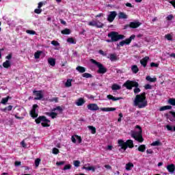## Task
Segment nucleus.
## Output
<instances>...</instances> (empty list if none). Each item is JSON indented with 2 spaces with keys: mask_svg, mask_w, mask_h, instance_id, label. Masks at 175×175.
<instances>
[{
  "mask_svg": "<svg viewBox=\"0 0 175 175\" xmlns=\"http://www.w3.org/2000/svg\"><path fill=\"white\" fill-rule=\"evenodd\" d=\"M147 105L148 103L146 98V92H143L135 96V98L134 100V106H136L139 109H144Z\"/></svg>",
  "mask_w": 175,
  "mask_h": 175,
  "instance_id": "nucleus-1",
  "label": "nucleus"
},
{
  "mask_svg": "<svg viewBox=\"0 0 175 175\" xmlns=\"http://www.w3.org/2000/svg\"><path fill=\"white\" fill-rule=\"evenodd\" d=\"M118 143L119 144V151L121 152H124L126 148H133L135 146L133 145V141L132 139H128L126 142H124L122 139H118Z\"/></svg>",
  "mask_w": 175,
  "mask_h": 175,
  "instance_id": "nucleus-2",
  "label": "nucleus"
},
{
  "mask_svg": "<svg viewBox=\"0 0 175 175\" xmlns=\"http://www.w3.org/2000/svg\"><path fill=\"white\" fill-rule=\"evenodd\" d=\"M137 129H139L138 131H131V137L135 139L137 142H139V143H143L144 142V139H143V135H142V127L140 126L137 125L135 126Z\"/></svg>",
  "mask_w": 175,
  "mask_h": 175,
  "instance_id": "nucleus-3",
  "label": "nucleus"
},
{
  "mask_svg": "<svg viewBox=\"0 0 175 175\" xmlns=\"http://www.w3.org/2000/svg\"><path fill=\"white\" fill-rule=\"evenodd\" d=\"M123 87H125L127 90H132V88L135 87L134 94H139V92H140V88H139V83L135 81H126L123 84Z\"/></svg>",
  "mask_w": 175,
  "mask_h": 175,
  "instance_id": "nucleus-4",
  "label": "nucleus"
},
{
  "mask_svg": "<svg viewBox=\"0 0 175 175\" xmlns=\"http://www.w3.org/2000/svg\"><path fill=\"white\" fill-rule=\"evenodd\" d=\"M108 38H111L113 42H118V40L125 39V36L119 34L118 32L116 31H111L108 33Z\"/></svg>",
  "mask_w": 175,
  "mask_h": 175,
  "instance_id": "nucleus-5",
  "label": "nucleus"
},
{
  "mask_svg": "<svg viewBox=\"0 0 175 175\" xmlns=\"http://www.w3.org/2000/svg\"><path fill=\"white\" fill-rule=\"evenodd\" d=\"M90 62L92 64H94V65H96V67L98 68V73L100 75H105L106 72H107V68L103 66V64L99 63L98 62H96V60L92 59H90Z\"/></svg>",
  "mask_w": 175,
  "mask_h": 175,
  "instance_id": "nucleus-6",
  "label": "nucleus"
},
{
  "mask_svg": "<svg viewBox=\"0 0 175 175\" xmlns=\"http://www.w3.org/2000/svg\"><path fill=\"white\" fill-rule=\"evenodd\" d=\"M36 124H40L42 126H50V120L46 118V116H39L37 119H36Z\"/></svg>",
  "mask_w": 175,
  "mask_h": 175,
  "instance_id": "nucleus-7",
  "label": "nucleus"
},
{
  "mask_svg": "<svg viewBox=\"0 0 175 175\" xmlns=\"http://www.w3.org/2000/svg\"><path fill=\"white\" fill-rule=\"evenodd\" d=\"M56 110H57V111L60 113H62V107L58 106V107H56L55 108H53L51 112H46L45 114L46 116H48V117H51L53 119L57 118V116H58V113L54 112V111H56Z\"/></svg>",
  "mask_w": 175,
  "mask_h": 175,
  "instance_id": "nucleus-8",
  "label": "nucleus"
},
{
  "mask_svg": "<svg viewBox=\"0 0 175 175\" xmlns=\"http://www.w3.org/2000/svg\"><path fill=\"white\" fill-rule=\"evenodd\" d=\"M135 38H136V36L132 35L130 36V38H126L125 40L120 42L119 44H117V46H121V47H122L124 44H131V42H132V40H134Z\"/></svg>",
  "mask_w": 175,
  "mask_h": 175,
  "instance_id": "nucleus-9",
  "label": "nucleus"
},
{
  "mask_svg": "<svg viewBox=\"0 0 175 175\" xmlns=\"http://www.w3.org/2000/svg\"><path fill=\"white\" fill-rule=\"evenodd\" d=\"M116 17H117V12L112 11L109 12V14L107 16V21H109V23H113Z\"/></svg>",
  "mask_w": 175,
  "mask_h": 175,
  "instance_id": "nucleus-10",
  "label": "nucleus"
},
{
  "mask_svg": "<svg viewBox=\"0 0 175 175\" xmlns=\"http://www.w3.org/2000/svg\"><path fill=\"white\" fill-rule=\"evenodd\" d=\"M33 94L36 96L34 98L36 100H40V99H42L43 98V91L42 90H34L33 91Z\"/></svg>",
  "mask_w": 175,
  "mask_h": 175,
  "instance_id": "nucleus-11",
  "label": "nucleus"
},
{
  "mask_svg": "<svg viewBox=\"0 0 175 175\" xmlns=\"http://www.w3.org/2000/svg\"><path fill=\"white\" fill-rule=\"evenodd\" d=\"M38 106L36 104L33 105V108L30 111V114L32 118H36V117H38V113L36 112V109H38Z\"/></svg>",
  "mask_w": 175,
  "mask_h": 175,
  "instance_id": "nucleus-12",
  "label": "nucleus"
},
{
  "mask_svg": "<svg viewBox=\"0 0 175 175\" xmlns=\"http://www.w3.org/2000/svg\"><path fill=\"white\" fill-rule=\"evenodd\" d=\"M88 109L92 111H96L97 110H99V107L95 103H92L88 105Z\"/></svg>",
  "mask_w": 175,
  "mask_h": 175,
  "instance_id": "nucleus-13",
  "label": "nucleus"
},
{
  "mask_svg": "<svg viewBox=\"0 0 175 175\" xmlns=\"http://www.w3.org/2000/svg\"><path fill=\"white\" fill-rule=\"evenodd\" d=\"M142 25V23L139 21L131 22L129 24L130 28H139Z\"/></svg>",
  "mask_w": 175,
  "mask_h": 175,
  "instance_id": "nucleus-14",
  "label": "nucleus"
},
{
  "mask_svg": "<svg viewBox=\"0 0 175 175\" xmlns=\"http://www.w3.org/2000/svg\"><path fill=\"white\" fill-rule=\"evenodd\" d=\"M148 59H150V57L146 56L140 60V64L142 65V66H144V68L147 66V62H148Z\"/></svg>",
  "mask_w": 175,
  "mask_h": 175,
  "instance_id": "nucleus-15",
  "label": "nucleus"
},
{
  "mask_svg": "<svg viewBox=\"0 0 175 175\" xmlns=\"http://www.w3.org/2000/svg\"><path fill=\"white\" fill-rule=\"evenodd\" d=\"M168 120L172 122H175V112L174 111H170L169 115L167 116Z\"/></svg>",
  "mask_w": 175,
  "mask_h": 175,
  "instance_id": "nucleus-16",
  "label": "nucleus"
},
{
  "mask_svg": "<svg viewBox=\"0 0 175 175\" xmlns=\"http://www.w3.org/2000/svg\"><path fill=\"white\" fill-rule=\"evenodd\" d=\"M107 99L109 100H113V102H116V100H121L122 99V97H114L111 94H109L107 96Z\"/></svg>",
  "mask_w": 175,
  "mask_h": 175,
  "instance_id": "nucleus-17",
  "label": "nucleus"
},
{
  "mask_svg": "<svg viewBox=\"0 0 175 175\" xmlns=\"http://www.w3.org/2000/svg\"><path fill=\"white\" fill-rule=\"evenodd\" d=\"M167 170L171 174L174 173L175 171V165L174 164H170L167 166Z\"/></svg>",
  "mask_w": 175,
  "mask_h": 175,
  "instance_id": "nucleus-18",
  "label": "nucleus"
},
{
  "mask_svg": "<svg viewBox=\"0 0 175 175\" xmlns=\"http://www.w3.org/2000/svg\"><path fill=\"white\" fill-rule=\"evenodd\" d=\"M85 103V100L84 98H79V99L75 102V105H77V106H83V105H84Z\"/></svg>",
  "mask_w": 175,
  "mask_h": 175,
  "instance_id": "nucleus-19",
  "label": "nucleus"
},
{
  "mask_svg": "<svg viewBox=\"0 0 175 175\" xmlns=\"http://www.w3.org/2000/svg\"><path fill=\"white\" fill-rule=\"evenodd\" d=\"M109 58L112 62H114V61H117V59H118L116 53L110 54Z\"/></svg>",
  "mask_w": 175,
  "mask_h": 175,
  "instance_id": "nucleus-20",
  "label": "nucleus"
},
{
  "mask_svg": "<svg viewBox=\"0 0 175 175\" xmlns=\"http://www.w3.org/2000/svg\"><path fill=\"white\" fill-rule=\"evenodd\" d=\"M3 66L5 69H9V68L12 66V64L10 63V61L6 60L5 62L3 63Z\"/></svg>",
  "mask_w": 175,
  "mask_h": 175,
  "instance_id": "nucleus-21",
  "label": "nucleus"
},
{
  "mask_svg": "<svg viewBox=\"0 0 175 175\" xmlns=\"http://www.w3.org/2000/svg\"><path fill=\"white\" fill-rule=\"evenodd\" d=\"M118 18L126 19V18H128V15H126V14H125L124 12H119Z\"/></svg>",
  "mask_w": 175,
  "mask_h": 175,
  "instance_id": "nucleus-22",
  "label": "nucleus"
},
{
  "mask_svg": "<svg viewBox=\"0 0 175 175\" xmlns=\"http://www.w3.org/2000/svg\"><path fill=\"white\" fill-rule=\"evenodd\" d=\"M101 111H116V108L114 107H105L100 108Z\"/></svg>",
  "mask_w": 175,
  "mask_h": 175,
  "instance_id": "nucleus-23",
  "label": "nucleus"
},
{
  "mask_svg": "<svg viewBox=\"0 0 175 175\" xmlns=\"http://www.w3.org/2000/svg\"><path fill=\"white\" fill-rule=\"evenodd\" d=\"M131 71L133 73H134V75H136V73L139 72V67H137L136 65L131 66Z\"/></svg>",
  "mask_w": 175,
  "mask_h": 175,
  "instance_id": "nucleus-24",
  "label": "nucleus"
},
{
  "mask_svg": "<svg viewBox=\"0 0 175 175\" xmlns=\"http://www.w3.org/2000/svg\"><path fill=\"white\" fill-rule=\"evenodd\" d=\"M121 89V85H118L117 83H114L111 86V90L113 91H117Z\"/></svg>",
  "mask_w": 175,
  "mask_h": 175,
  "instance_id": "nucleus-25",
  "label": "nucleus"
},
{
  "mask_svg": "<svg viewBox=\"0 0 175 175\" xmlns=\"http://www.w3.org/2000/svg\"><path fill=\"white\" fill-rule=\"evenodd\" d=\"M146 80H147V81H149L150 83H155L157 81V78H152L150 76H147L146 77Z\"/></svg>",
  "mask_w": 175,
  "mask_h": 175,
  "instance_id": "nucleus-26",
  "label": "nucleus"
},
{
  "mask_svg": "<svg viewBox=\"0 0 175 175\" xmlns=\"http://www.w3.org/2000/svg\"><path fill=\"white\" fill-rule=\"evenodd\" d=\"M95 27L96 28H103V27H105V25L99 21H96V26Z\"/></svg>",
  "mask_w": 175,
  "mask_h": 175,
  "instance_id": "nucleus-27",
  "label": "nucleus"
},
{
  "mask_svg": "<svg viewBox=\"0 0 175 175\" xmlns=\"http://www.w3.org/2000/svg\"><path fill=\"white\" fill-rule=\"evenodd\" d=\"M48 64H49L51 66H55V59L53 58H49L48 59Z\"/></svg>",
  "mask_w": 175,
  "mask_h": 175,
  "instance_id": "nucleus-28",
  "label": "nucleus"
},
{
  "mask_svg": "<svg viewBox=\"0 0 175 175\" xmlns=\"http://www.w3.org/2000/svg\"><path fill=\"white\" fill-rule=\"evenodd\" d=\"M83 169H85V170L95 172L96 167H95L94 166H88V167L84 166V167H83Z\"/></svg>",
  "mask_w": 175,
  "mask_h": 175,
  "instance_id": "nucleus-29",
  "label": "nucleus"
},
{
  "mask_svg": "<svg viewBox=\"0 0 175 175\" xmlns=\"http://www.w3.org/2000/svg\"><path fill=\"white\" fill-rule=\"evenodd\" d=\"M170 109H172V106L165 105L160 108V111H164V110H170Z\"/></svg>",
  "mask_w": 175,
  "mask_h": 175,
  "instance_id": "nucleus-30",
  "label": "nucleus"
},
{
  "mask_svg": "<svg viewBox=\"0 0 175 175\" xmlns=\"http://www.w3.org/2000/svg\"><path fill=\"white\" fill-rule=\"evenodd\" d=\"M138 151L140 152H144V151H146V145H140L138 147Z\"/></svg>",
  "mask_w": 175,
  "mask_h": 175,
  "instance_id": "nucleus-31",
  "label": "nucleus"
},
{
  "mask_svg": "<svg viewBox=\"0 0 175 175\" xmlns=\"http://www.w3.org/2000/svg\"><path fill=\"white\" fill-rule=\"evenodd\" d=\"M76 69L79 73H84V72H85V68L84 67L77 66Z\"/></svg>",
  "mask_w": 175,
  "mask_h": 175,
  "instance_id": "nucleus-32",
  "label": "nucleus"
},
{
  "mask_svg": "<svg viewBox=\"0 0 175 175\" xmlns=\"http://www.w3.org/2000/svg\"><path fill=\"white\" fill-rule=\"evenodd\" d=\"M72 81H73L72 79H67V81L65 83V86L66 87H72Z\"/></svg>",
  "mask_w": 175,
  "mask_h": 175,
  "instance_id": "nucleus-33",
  "label": "nucleus"
},
{
  "mask_svg": "<svg viewBox=\"0 0 175 175\" xmlns=\"http://www.w3.org/2000/svg\"><path fill=\"white\" fill-rule=\"evenodd\" d=\"M68 43H70V44H76V41L73 38H68L67 39Z\"/></svg>",
  "mask_w": 175,
  "mask_h": 175,
  "instance_id": "nucleus-34",
  "label": "nucleus"
},
{
  "mask_svg": "<svg viewBox=\"0 0 175 175\" xmlns=\"http://www.w3.org/2000/svg\"><path fill=\"white\" fill-rule=\"evenodd\" d=\"M167 102L169 105H171L172 106H175V98H169Z\"/></svg>",
  "mask_w": 175,
  "mask_h": 175,
  "instance_id": "nucleus-35",
  "label": "nucleus"
},
{
  "mask_svg": "<svg viewBox=\"0 0 175 175\" xmlns=\"http://www.w3.org/2000/svg\"><path fill=\"white\" fill-rule=\"evenodd\" d=\"M133 167V163H129L126 164V170H131Z\"/></svg>",
  "mask_w": 175,
  "mask_h": 175,
  "instance_id": "nucleus-36",
  "label": "nucleus"
},
{
  "mask_svg": "<svg viewBox=\"0 0 175 175\" xmlns=\"http://www.w3.org/2000/svg\"><path fill=\"white\" fill-rule=\"evenodd\" d=\"M166 128L167 131H170L171 132H175V126L173 127V126H170L169 124L166 125Z\"/></svg>",
  "mask_w": 175,
  "mask_h": 175,
  "instance_id": "nucleus-37",
  "label": "nucleus"
},
{
  "mask_svg": "<svg viewBox=\"0 0 175 175\" xmlns=\"http://www.w3.org/2000/svg\"><path fill=\"white\" fill-rule=\"evenodd\" d=\"M88 129L90 131H91L92 133L94 135V133H96V129L92 126H88Z\"/></svg>",
  "mask_w": 175,
  "mask_h": 175,
  "instance_id": "nucleus-38",
  "label": "nucleus"
},
{
  "mask_svg": "<svg viewBox=\"0 0 175 175\" xmlns=\"http://www.w3.org/2000/svg\"><path fill=\"white\" fill-rule=\"evenodd\" d=\"M63 35H69L70 33V30L69 29H66L62 31Z\"/></svg>",
  "mask_w": 175,
  "mask_h": 175,
  "instance_id": "nucleus-39",
  "label": "nucleus"
},
{
  "mask_svg": "<svg viewBox=\"0 0 175 175\" xmlns=\"http://www.w3.org/2000/svg\"><path fill=\"white\" fill-rule=\"evenodd\" d=\"M9 100V96L6 97V98H3L1 100V103H2V105H6V103H8Z\"/></svg>",
  "mask_w": 175,
  "mask_h": 175,
  "instance_id": "nucleus-40",
  "label": "nucleus"
},
{
  "mask_svg": "<svg viewBox=\"0 0 175 175\" xmlns=\"http://www.w3.org/2000/svg\"><path fill=\"white\" fill-rule=\"evenodd\" d=\"M12 109H13V106L10 105V106H8V107H7L1 109V110H2V111H6V110H8V111H12Z\"/></svg>",
  "mask_w": 175,
  "mask_h": 175,
  "instance_id": "nucleus-41",
  "label": "nucleus"
},
{
  "mask_svg": "<svg viewBox=\"0 0 175 175\" xmlns=\"http://www.w3.org/2000/svg\"><path fill=\"white\" fill-rule=\"evenodd\" d=\"M165 39H167V40H170V41L173 40V36H172L171 34H166L165 36Z\"/></svg>",
  "mask_w": 175,
  "mask_h": 175,
  "instance_id": "nucleus-42",
  "label": "nucleus"
},
{
  "mask_svg": "<svg viewBox=\"0 0 175 175\" xmlns=\"http://www.w3.org/2000/svg\"><path fill=\"white\" fill-rule=\"evenodd\" d=\"M161 143L159 141H155L154 142L152 143L151 146H153L154 147L157 146H161Z\"/></svg>",
  "mask_w": 175,
  "mask_h": 175,
  "instance_id": "nucleus-43",
  "label": "nucleus"
},
{
  "mask_svg": "<svg viewBox=\"0 0 175 175\" xmlns=\"http://www.w3.org/2000/svg\"><path fill=\"white\" fill-rule=\"evenodd\" d=\"M40 54H42V52L40 51H37L36 53H35L34 57L36 58V59H38V58H40Z\"/></svg>",
  "mask_w": 175,
  "mask_h": 175,
  "instance_id": "nucleus-44",
  "label": "nucleus"
},
{
  "mask_svg": "<svg viewBox=\"0 0 175 175\" xmlns=\"http://www.w3.org/2000/svg\"><path fill=\"white\" fill-rule=\"evenodd\" d=\"M70 169H72V165H70V164H68L64 166L62 170H69Z\"/></svg>",
  "mask_w": 175,
  "mask_h": 175,
  "instance_id": "nucleus-45",
  "label": "nucleus"
},
{
  "mask_svg": "<svg viewBox=\"0 0 175 175\" xmlns=\"http://www.w3.org/2000/svg\"><path fill=\"white\" fill-rule=\"evenodd\" d=\"M96 21H92L88 23V25H90V27H96Z\"/></svg>",
  "mask_w": 175,
  "mask_h": 175,
  "instance_id": "nucleus-46",
  "label": "nucleus"
},
{
  "mask_svg": "<svg viewBox=\"0 0 175 175\" xmlns=\"http://www.w3.org/2000/svg\"><path fill=\"white\" fill-rule=\"evenodd\" d=\"M83 77H85V79H90V78L92 77V75L90 73L85 72L83 75Z\"/></svg>",
  "mask_w": 175,
  "mask_h": 175,
  "instance_id": "nucleus-47",
  "label": "nucleus"
},
{
  "mask_svg": "<svg viewBox=\"0 0 175 175\" xmlns=\"http://www.w3.org/2000/svg\"><path fill=\"white\" fill-rule=\"evenodd\" d=\"M40 164V159H36L35 160L36 167H38Z\"/></svg>",
  "mask_w": 175,
  "mask_h": 175,
  "instance_id": "nucleus-48",
  "label": "nucleus"
},
{
  "mask_svg": "<svg viewBox=\"0 0 175 175\" xmlns=\"http://www.w3.org/2000/svg\"><path fill=\"white\" fill-rule=\"evenodd\" d=\"M52 152L53 154H55V155H57V154H59V150L57 148H53Z\"/></svg>",
  "mask_w": 175,
  "mask_h": 175,
  "instance_id": "nucleus-49",
  "label": "nucleus"
},
{
  "mask_svg": "<svg viewBox=\"0 0 175 175\" xmlns=\"http://www.w3.org/2000/svg\"><path fill=\"white\" fill-rule=\"evenodd\" d=\"M172 18H174L173 14H170L166 17V20H167L168 21H172Z\"/></svg>",
  "mask_w": 175,
  "mask_h": 175,
  "instance_id": "nucleus-50",
  "label": "nucleus"
},
{
  "mask_svg": "<svg viewBox=\"0 0 175 175\" xmlns=\"http://www.w3.org/2000/svg\"><path fill=\"white\" fill-rule=\"evenodd\" d=\"M34 13L36 14H40L42 13V9L40 8H37L34 10Z\"/></svg>",
  "mask_w": 175,
  "mask_h": 175,
  "instance_id": "nucleus-51",
  "label": "nucleus"
},
{
  "mask_svg": "<svg viewBox=\"0 0 175 175\" xmlns=\"http://www.w3.org/2000/svg\"><path fill=\"white\" fill-rule=\"evenodd\" d=\"M74 166H75V167H79V166H80V161H74Z\"/></svg>",
  "mask_w": 175,
  "mask_h": 175,
  "instance_id": "nucleus-52",
  "label": "nucleus"
},
{
  "mask_svg": "<svg viewBox=\"0 0 175 175\" xmlns=\"http://www.w3.org/2000/svg\"><path fill=\"white\" fill-rule=\"evenodd\" d=\"M51 44L57 46H59V42L55 40H53L51 41Z\"/></svg>",
  "mask_w": 175,
  "mask_h": 175,
  "instance_id": "nucleus-53",
  "label": "nucleus"
},
{
  "mask_svg": "<svg viewBox=\"0 0 175 175\" xmlns=\"http://www.w3.org/2000/svg\"><path fill=\"white\" fill-rule=\"evenodd\" d=\"M26 32L27 33H29V35H35V33H36V32L33 30H27Z\"/></svg>",
  "mask_w": 175,
  "mask_h": 175,
  "instance_id": "nucleus-54",
  "label": "nucleus"
},
{
  "mask_svg": "<svg viewBox=\"0 0 175 175\" xmlns=\"http://www.w3.org/2000/svg\"><path fill=\"white\" fill-rule=\"evenodd\" d=\"M150 66L152 67V68H158V66H159V64H155V63H154V62H152L151 64H150Z\"/></svg>",
  "mask_w": 175,
  "mask_h": 175,
  "instance_id": "nucleus-55",
  "label": "nucleus"
},
{
  "mask_svg": "<svg viewBox=\"0 0 175 175\" xmlns=\"http://www.w3.org/2000/svg\"><path fill=\"white\" fill-rule=\"evenodd\" d=\"M145 90H151L152 88V86L150 84H147L144 86Z\"/></svg>",
  "mask_w": 175,
  "mask_h": 175,
  "instance_id": "nucleus-56",
  "label": "nucleus"
},
{
  "mask_svg": "<svg viewBox=\"0 0 175 175\" xmlns=\"http://www.w3.org/2000/svg\"><path fill=\"white\" fill-rule=\"evenodd\" d=\"M56 165H57V166H61V165H65V161H57V163H56Z\"/></svg>",
  "mask_w": 175,
  "mask_h": 175,
  "instance_id": "nucleus-57",
  "label": "nucleus"
},
{
  "mask_svg": "<svg viewBox=\"0 0 175 175\" xmlns=\"http://www.w3.org/2000/svg\"><path fill=\"white\" fill-rule=\"evenodd\" d=\"M75 137L77 139V140H78V143H81V137L79 136V135H75Z\"/></svg>",
  "mask_w": 175,
  "mask_h": 175,
  "instance_id": "nucleus-58",
  "label": "nucleus"
},
{
  "mask_svg": "<svg viewBox=\"0 0 175 175\" xmlns=\"http://www.w3.org/2000/svg\"><path fill=\"white\" fill-rule=\"evenodd\" d=\"M49 100L51 102H55V103H57V102H58V98L55 97V98L50 99Z\"/></svg>",
  "mask_w": 175,
  "mask_h": 175,
  "instance_id": "nucleus-59",
  "label": "nucleus"
},
{
  "mask_svg": "<svg viewBox=\"0 0 175 175\" xmlns=\"http://www.w3.org/2000/svg\"><path fill=\"white\" fill-rule=\"evenodd\" d=\"M21 144L22 147H23V148H27V144H25V142L22 141L21 142Z\"/></svg>",
  "mask_w": 175,
  "mask_h": 175,
  "instance_id": "nucleus-60",
  "label": "nucleus"
},
{
  "mask_svg": "<svg viewBox=\"0 0 175 175\" xmlns=\"http://www.w3.org/2000/svg\"><path fill=\"white\" fill-rule=\"evenodd\" d=\"M71 140H72V143H76V140H77L76 135L72 136Z\"/></svg>",
  "mask_w": 175,
  "mask_h": 175,
  "instance_id": "nucleus-61",
  "label": "nucleus"
},
{
  "mask_svg": "<svg viewBox=\"0 0 175 175\" xmlns=\"http://www.w3.org/2000/svg\"><path fill=\"white\" fill-rule=\"evenodd\" d=\"M99 54H100L101 55L105 56L106 53H105V52L103 50H99L98 51Z\"/></svg>",
  "mask_w": 175,
  "mask_h": 175,
  "instance_id": "nucleus-62",
  "label": "nucleus"
},
{
  "mask_svg": "<svg viewBox=\"0 0 175 175\" xmlns=\"http://www.w3.org/2000/svg\"><path fill=\"white\" fill-rule=\"evenodd\" d=\"M21 161H15V166H21Z\"/></svg>",
  "mask_w": 175,
  "mask_h": 175,
  "instance_id": "nucleus-63",
  "label": "nucleus"
},
{
  "mask_svg": "<svg viewBox=\"0 0 175 175\" xmlns=\"http://www.w3.org/2000/svg\"><path fill=\"white\" fill-rule=\"evenodd\" d=\"M12 53L9 54L8 56L5 57L6 59H12Z\"/></svg>",
  "mask_w": 175,
  "mask_h": 175,
  "instance_id": "nucleus-64",
  "label": "nucleus"
}]
</instances>
